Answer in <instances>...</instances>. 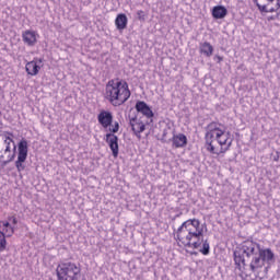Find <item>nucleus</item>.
I'll return each mask as SVG.
<instances>
[{
	"mask_svg": "<svg viewBox=\"0 0 280 280\" xmlns=\"http://www.w3.org/2000/svg\"><path fill=\"white\" fill-rule=\"evenodd\" d=\"M136 110L137 113H141V115L147 117V119H152V117H154V112H152V108L148 106L147 102L138 101L136 103Z\"/></svg>",
	"mask_w": 280,
	"mask_h": 280,
	"instance_id": "nucleus-15",
	"label": "nucleus"
},
{
	"mask_svg": "<svg viewBox=\"0 0 280 280\" xmlns=\"http://www.w3.org/2000/svg\"><path fill=\"white\" fill-rule=\"evenodd\" d=\"M16 224H19L16 217H8L7 221H0V231L7 237H12L14 235V226H16Z\"/></svg>",
	"mask_w": 280,
	"mask_h": 280,
	"instance_id": "nucleus-10",
	"label": "nucleus"
},
{
	"mask_svg": "<svg viewBox=\"0 0 280 280\" xmlns=\"http://www.w3.org/2000/svg\"><path fill=\"white\" fill-rule=\"evenodd\" d=\"M189 255H198V252L196 250L189 252Z\"/></svg>",
	"mask_w": 280,
	"mask_h": 280,
	"instance_id": "nucleus-23",
	"label": "nucleus"
},
{
	"mask_svg": "<svg viewBox=\"0 0 280 280\" xmlns=\"http://www.w3.org/2000/svg\"><path fill=\"white\" fill-rule=\"evenodd\" d=\"M97 120L102 128L107 130L110 128V126H113V113L108 110H101L97 115Z\"/></svg>",
	"mask_w": 280,
	"mask_h": 280,
	"instance_id": "nucleus-13",
	"label": "nucleus"
},
{
	"mask_svg": "<svg viewBox=\"0 0 280 280\" xmlns=\"http://www.w3.org/2000/svg\"><path fill=\"white\" fill-rule=\"evenodd\" d=\"M255 3L259 12L275 14L273 16H270L268 21H275V19L280 18V0H255Z\"/></svg>",
	"mask_w": 280,
	"mask_h": 280,
	"instance_id": "nucleus-6",
	"label": "nucleus"
},
{
	"mask_svg": "<svg viewBox=\"0 0 280 280\" xmlns=\"http://www.w3.org/2000/svg\"><path fill=\"white\" fill-rule=\"evenodd\" d=\"M211 14L213 19H224L229 14V11L224 5H215L212 8Z\"/></svg>",
	"mask_w": 280,
	"mask_h": 280,
	"instance_id": "nucleus-18",
	"label": "nucleus"
},
{
	"mask_svg": "<svg viewBox=\"0 0 280 280\" xmlns=\"http://www.w3.org/2000/svg\"><path fill=\"white\" fill-rule=\"evenodd\" d=\"M40 69H43V59L35 57L32 61L25 63V71L27 75L34 78L40 73Z\"/></svg>",
	"mask_w": 280,
	"mask_h": 280,
	"instance_id": "nucleus-11",
	"label": "nucleus"
},
{
	"mask_svg": "<svg viewBox=\"0 0 280 280\" xmlns=\"http://www.w3.org/2000/svg\"><path fill=\"white\" fill-rule=\"evenodd\" d=\"M130 126L137 139L141 140V132L145 131V122H143V120L140 118H132L130 119Z\"/></svg>",
	"mask_w": 280,
	"mask_h": 280,
	"instance_id": "nucleus-14",
	"label": "nucleus"
},
{
	"mask_svg": "<svg viewBox=\"0 0 280 280\" xmlns=\"http://www.w3.org/2000/svg\"><path fill=\"white\" fill-rule=\"evenodd\" d=\"M38 38H40V35L36 31L26 30L22 33V40L27 47H36Z\"/></svg>",
	"mask_w": 280,
	"mask_h": 280,
	"instance_id": "nucleus-12",
	"label": "nucleus"
},
{
	"mask_svg": "<svg viewBox=\"0 0 280 280\" xmlns=\"http://www.w3.org/2000/svg\"><path fill=\"white\" fill-rule=\"evenodd\" d=\"M173 148H185L187 145V136L184 133L174 135L172 138Z\"/></svg>",
	"mask_w": 280,
	"mask_h": 280,
	"instance_id": "nucleus-17",
	"label": "nucleus"
},
{
	"mask_svg": "<svg viewBox=\"0 0 280 280\" xmlns=\"http://www.w3.org/2000/svg\"><path fill=\"white\" fill-rule=\"evenodd\" d=\"M14 135L12 132H8V136L4 137L2 147L0 152L3 154L4 165L8 163H12L15 159V154L12 152V143H14V139H12Z\"/></svg>",
	"mask_w": 280,
	"mask_h": 280,
	"instance_id": "nucleus-9",
	"label": "nucleus"
},
{
	"mask_svg": "<svg viewBox=\"0 0 280 280\" xmlns=\"http://www.w3.org/2000/svg\"><path fill=\"white\" fill-rule=\"evenodd\" d=\"M138 21H145V11L138 10L137 11Z\"/></svg>",
	"mask_w": 280,
	"mask_h": 280,
	"instance_id": "nucleus-21",
	"label": "nucleus"
},
{
	"mask_svg": "<svg viewBox=\"0 0 280 280\" xmlns=\"http://www.w3.org/2000/svg\"><path fill=\"white\" fill-rule=\"evenodd\" d=\"M199 51L207 58H211V56H213V46L209 42L201 43Z\"/></svg>",
	"mask_w": 280,
	"mask_h": 280,
	"instance_id": "nucleus-19",
	"label": "nucleus"
},
{
	"mask_svg": "<svg viewBox=\"0 0 280 280\" xmlns=\"http://www.w3.org/2000/svg\"><path fill=\"white\" fill-rule=\"evenodd\" d=\"M214 58L217 59V62H219V63L222 62V60H224V58L220 55H217Z\"/></svg>",
	"mask_w": 280,
	"mask_h": 280,
	"instance_id": "nucleus-22",
	"label": "nucleus"
},
{
	"mask_svg": "<svg viewBox=\"0 0 280 280\" xmlns=\"http://www.w3.org/2000/svg\"><path fill=\"white\" fill-rule=\"evenodd\" d=\"M116 30L124 32L128 27V16L125 13H120L115 19Z\"/></svg>",
	"mask_w": 280,
	"mask_h": 280,
	"instance_id": "nucleus-16",
	"label": "nucleus"
},
{
	"mask_svg": "<svg viewBox=\"0 0 280 280\" xmlns=\"http://www.w3.org/2000/svg\"><path fill=\"white\" fill-rule=\"evenodd\" d=\"M246 258L252 259L249 268L254 275L252 280L268 279V267L266 261L275 259V253L270 248H261V245L253 240L244 241L234 252V261L238 270L246 266Z\"/></svg>",
	"mask_w": 280,
	"mask_h": 280,
	"instance_id": "nucleus-1",
	"label": "nucleus"
},
{
	"mask_svg": "<svg viewBox=\"0 0 280 280\" xmlns=\"http://www.w3.org/2000/svg\"><path fill=\"white\" fill-rule=\"evenodd\" d=\"M175 241L179 248L199 250L201 255H209L211 246L205 241V225L194 218L184 221L175 232Z\"/></svg>",
	"mask_w": 280,
	"mask_h": 280,
	"instance_id": "nucleus-2",
	"label": "nucleus"
},
{
	"mask_svg": "<svg viewBox=\"0 0 280 280\" xmlns=\"http://www.w3.org/2000/svg\"><path fill=\"white\" fill-rule=\"evenodd\" d=\"M28 152H30V143L25 138H22L18 143V159L15 161V167L18 172H24L25 161H27Z\"/></svg>",
	"mask_w": 280,
	"mask_h": 280,
	"instance_id": "nucleus-8",
	"label": "nucleus"
},
{
	"mask_svg": "<svg viewBox=\"0 0 280 280\" xmlns=\"http://www.w3.org/2000/svg\"><path fill=\"white\" fill-rule=\"evenodd\" d=\"M130 95H132L130 86L122 79H112L105 86V100L112 106H124V103L130 100Z\"/></svg>",
	"mask_w": 280,
	"mask_h": 280,
	"instance_id": "nucleus-4",
	"label": "nucleus"
},
{
	"mask_svg": "<svg viewBox=\"0 0 280 280\" xmlns=\"http://www.w3.org/2000/svg\"><path fill=\"white\" fill-rule=\"evenodd\" d=\"M119 132V122L115 121L114 126L109 128V132L105 135V141L112 150L114 159L119 156V138L115 135Z\"/></svg>",
	"mask_w": 280,
	"mask_h": 280,
	"instance_id": "nucleus-7",
	"label": "nucleus"
},
{
	"mask_svg": "<svg viewBox=\"0 0 280 280\" xmlns=\"http://www.w3.org/2000/svg\"><path fill=\"white\" fill-rule=\"evenodd\" d=\"M233 135L226 130V126L212 121L207 125L205 133V148L210 154L220 156L233 147Z\"/></svg>",
	"mask_w": 280,
	"mask_h": 280,
	"instance_id": "nucleus-3",
	"label": "nucleus"
},
{
	"mask_svg": "<svg viewBox=\"0 0 280 280\" xmlns=\"http://www.w3.org/2000/svg\"><path fill=\"white\" fill-rule=\"evenodd\" d=\"M57 280H80L82 268L75 262H61L56 268Z\"/></svg>",
	"mask_w": 280,
	"mask_h": 280,
	"instance_id": "nucleus-5",
	"label": "nucleus"
},
{
	"mask_svg": "<svg viewBox=\"0 0 280 280\" xmlns=\"http://www.w3.org/2000/svg\"><path fill=\"white\" fill-rule=\"evenodd\" d=\"M5 234L0 231V252L3 253L5 248L8 247V241L5 240Z\"/></svg>",
	"mask_w": 280,
	"mask_h": 280,
	"instance_id": "nucleus-20",
	"label": "nucleus"
}]
</instances>
